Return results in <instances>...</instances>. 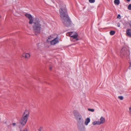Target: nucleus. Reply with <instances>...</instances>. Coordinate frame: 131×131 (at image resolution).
Here are the masks:
<instances>
[{
  "label": "nucleus",
  "instance_id": "1",
  "mask_svg": "<svg viewBox=\"0 0 131 131\" xmlns=\"http://www.w3.org/2000/svg\"><path fill=\"white\" fill-rule=\"evenodd\" d=\"M59 6V11L61 20L64 26L69 27L71 25V22L67 13L66 6L62 3L60 4Z\"/></svg>",
  "mask_w": 131,
  "mask_h": 131
},
{
  "label": "nucleus",
  "instance_id": "2",
  "mask_svg": "<svg viewBox=\"0 0 131 131\" xmlns=\"http://www.w3.org/2000/svg\"><path fill=\"white\" fill-rule=\"evenodd\" d=\"M41 25L39 18H35L34 21L33 29L36 35H38L40 32Z\"/></svg>",
  "mask_w": 131,
  "mask_h": 131
},
{
  "label": "nucleus",
  "instance_id": "3",
  "mask_svg": "<svg viewBox=\"0 0 131 131\" xmlns=\"http://www.w3.org/2000/svg\"><path fill=\"white\" fill-rule=\"evenodd\" d=\"M29 115L28 110H26L23 114V116L21 118L20 121V124L23 125H25L26 123Z\"/></svg>",
  "mask_w": 131,
  "mask_h": 131
},
{
  "label": "nucleus",
  "instance_id": "4",
  "mask_svg": "<svg viewBox=\"0 0 131 131\" xmlns=\"http://www.w3.org/2000/svg\"><path fill=\"white\" fill-rule=\"evenodd\" d=\"M67 34L71 37H72L73 39H75L76 41L79 40L77 38L78 35L77 33L75 32H69Z\"/></svg>",
  "mask_w": 131,
  "mask_h": 131
},
{
  "label": "nucleus",
  "instance_id": "5",
  "mask_svg": "<svg viewBox=\"0 0 131 131\" xmlns=\"http://www.w3.org/2000/svg\"><path fill=\"white\" fill-rule=\"evenodd\" d=\"M73 113L76 121L82 118V116L78 111L74 110L73 111Z\"/></svg>",
  "mask_w": 131,
  "mask_h": 131
},
{
  "label": "nucleus",
  "instance_id": "6",
  "mask_svg": "<svg viewBox=\"0 0 131 131\" xmlns=\"http://www.w3.org/2000/svg\"><path fill=\"white\" fill-rule=\"evenodd\" d=\"M77 121L78 128H80L82 126H84L83 124V120L82 118L77 120Z\"/></svg>",
  "mask_w": 131,
  "mask_h": 131
},
{
  "label": "nucleus",
  "instance_id": "7",
  "mask_svg": "<svg viewBox=\"0 0 131 131\" xmlns=\"http://www.w3.org/2000/svg\"><path fill=\"white\" fill-rule=\"evenodd\" d=\"M121 57L123 58L125 57L126 55H128L130 54V52L129 51H123V49H122L121 51Z\"/></svg>",
  "mask_w": 131,
  "mask_h": 131
},
{
  "label": "nucleus",
  "instance_id": "8",
  "mask_svg": "<svg viewBox=\"0 0 131 131\" xmlns=\"http://www.w3.org/2000/svg\"><path fill=\"white\" fill-rule=\"evenodd\" d=\"M58 42L59 40L57 38H56L50 41V43L52 45H54L57 43Z\"/></svg>",
  "mask_w": 131,
  "mask_h": 131
},
{
  "label": "nucleus",
  "instance_id": "9",
  "mask_svg": "<svg viewBox=\"0 0 131 131\" xmlns=\"http://www.w3.org/2000/svg\"><path fill=\"white\" fill-rule=\"evenodd\" d=\"M126 36L130 37H131V29H128L126 31Z\"/></svg>",
  "mask_w": 131,
  "mask_h": 131
},
{
  "label": "nucleus",
  "instance_id": "10",
  "mask_svg": "<svg viewBox=\"0 0 131 131\" xmlns=\"http://www.w3.org/2000/svg\"><path fill=\"white\" fill-rule=\"evenodd\" d=\"M22 57L26 58L28 59L30 57V55L28 53H24L22 54Z\"/></svg>",
  "mask_w": 131,
  "mask_h": 131
},
{
  "label": "nucleus",
  "instance_id": "11",
  "mask_svg": "<svg viewBox=\"0 0 131 131\" xmlns=\"http://www.w3.org/2000/svg\"><path fill=\"white\" fill-rule=\"evenodd\" d=\"M90 119L89 117H87L85 120L84 124L86 125H87L90 122Z\"/></svg>",
  "mask_w": 131,
  "mask_h": 131
},
{
  "label": "nucleus",
  "instance_id": "12",
  "mask_svg": "<svg viewBox=\"0 0 131 131\" xmlns=\"http://www.w3.org/2000/svg\"><path fill=\"white\" fill-rule=\"evenodd\" d=\"M92 124L94 125H100L101 124L99 121H97L93 122L92 123Z\"/></svg>",
  "mask_w": 131,
  "mask_h": 131
},
{
  "label": "nucleus",
  "instance_id": "13",
  "mask_svg": "<svg viewBox=\"0 0 131 131\" xmlns=\"http://www.w3.org/2000/svg\"><path fill=\"white\" fill-rule=\"evenodd\" d=\"M105 121V118L103 117H101L100 118V121L101 124H103L104 123Z\"/></svg>",
  "mask_w": 131,
  "mask_h": 131
},
{
  "label": "nucleus",
  "instance_id": "14",
  "mask_svg": "<svg viewBox=\"0 0 131 131\" xmlns=\"http://www.w3.org/2000/svg\"><path fill=\"white\" fill-rule=\"evenodd\" d=\"M79 131H85V127L84 126H82L80 128H78Z\"/></svg>",
  "mask_w": 131,
  "mask_h": 131
},
{
  "label": "nucleus",
  "instance_id": "15",
  "mask_svg": "<svg viewBox=\"0 0 131 131\" xmlns=\"http://www.w3.org/2000/svg\"><path fill=\"white\" fill-rule=\"evenodd\" d=\"M26 17L28 18V19H31V18L32 17V16L29 14H26L25 15Z\"/></svg>",
  "mask_w": 131,
  "mask_h": 131
},
{
  "label": "nucleus",
  "instance_id": "16",
  "mask_svg": "<svg viewBox=\"0 0 131 131\" xmlns=\"http://www.w3.org/2000/svg\"><path fill=\"white\" fill-rule=\"evenodd\" d=\"M114 2L115 5H118L120 3V1L119 0H115Z\"/></svg>",
  "mask_w": 131,
  "mask_h": 131
},
{
  "label": "nucleus",
  "instance_id": "17",
  "mask_svg": "<svg viewBox=\"0 0 131 131\" xmlns=\"http://www.w3.org/2000/svg\"><path fill=\"white\" fill-rule=\"evenodd\" d=\"M29 24H31L33 23V20L32 18V17L31 18V19H29Z\"/></svg>",
  "mask_w": 131,
  "mask_h": 131
},
{
  "label": "nucleus",
  "instance_id": "18",
  "mask_svg": "<svg viewBox=\"0 0 131 131\" xmlns=\"http://www.w3.org/2000/svg\"><path fill=\"white\" fill-rule=\"evenodd\" d=\"M115 31H114L112 30L110 32V34L111 35H112L115 34Z\"/></svg>",
  "mask_w": 131,
  "mask_h": 131
},
{
  "label": "nucleus",
  "instance_id": "19",
  "mask_svg": "<svg viewBox=\"0 0 131 131\" xmlns=\"http://www.w3.org/2000/svg\"><path fill=\"white\" fill-rule=\"evenodd\" d=\"M53 35H51L50 36H49L48 37V39H47V41H49V40H50L51 39L53 38Z\"/></svg>",
  "mask_w": 131,
  "mask_h": 131
},
{
  "label": "nucleus",
  "instance_id": "20",
  "mask_svg": "<svg viewBox=\"0 0 131 131\" xmlns=\"http://www.w3.org/2000/svg\"><path fill=\"white\" fill-rule=\"evenodd\" d=\"M43 130V127L42 126H40L38 129L39 131H41Z\"/></svg>",
  "mask_w": 131,
  "mask_h": 131
},
{
  "label": "nucleus",
  "instance_id": "21",
  "mask_svg": "<svg viewBox=\"0 0 131 131\" xmlns=\"http://www.w3.org/2000/svg\"><path fill=\"white\" fill-rule=\"evenodd\" d=\"M89 2L90 3H94L95 2V0H89Z\"/></svg>",
  "mask_w": 131,
  "mask_h": 131
},
{
  "label": "nucleus",
  "instance_id": "22",
  "mask_svg": "<svg viewBox=\"0 0 131 131\" xmlns=\"http://www.w3.org/2000/svg\"><path fill=\"white\" fill-rule=\"evenodd\" d=\"M128 8L129 10H131V4L129 5L128 6Z\"/></svg>",
  "mask_w": 131,
  "mask_h": 131
},
{
  "label": "nucleus",
  "instance_id": "23",
  "mask_svg": "<svg viewBox=\"0 0 131 131\" xmlns=\"http://www.w3.org/2000/svg\"><path fill=\"white\" fill-rule=\"evenodd\" d=\"M118 98L121 100H122L123 99V97L122 96H119Z\"/></svg>",
  "mask_w": 131,
  "mask_h": 131
},
{
  "label": "nucleus",
  "instance_id": "24",
  "mask_svg": "<svg viewBox=\"0 0 131 131\" xmlns=\"http://www.w3.org/2000/svg\"><path fill=\"white\" fill-rule=\"evenodd\" d=\"M88 110L89 111H90L91 112H93L94 111V110L92 109L88 108Z\"/></svg>",
  "mask_w": 131,
  "mask_h": 131
},
{
  "label": "nucleus",
  "instance_id": "25",
  "mask_svg": "<svg viewBox=\"0 0 131 131\" xmlns=\"http://www.w3.org/2000/svg\"><path fill=\"white\" fill-rule=\"evenodd\" d=\"M117 18L119 19H120L121 18V16L120 14L118 15L117 16Z\"/></svg>",
  "mask_w": 131,
  "mask_h": 131
},
{
  "label": "nucleus",
  "instance_id": "26",
  "mask_svg": "<svg viewBox=\"0 0 131 131\" xmlns=\"http://www.w3.org/2000/svg\"><path fill=\"white\" fill-rule=\"evenodd\" d=\"M117 26L118 27H119L120 26V24L118 23L117 24Z\"/></svg>",
  "mask_w": 131,
  "mask_h": 131
},
{
  "label": "nucleus",
  "instance_id": "27",
  "mask_svg": "<svg viewBox=\"0 0 131 131\" xmlns=\"http://www.w3.org/2000/svg\"><path fill=\"white\" fill-rule=\"evenodd\" d=\"M12 125L13 126H15L16 125V124L15 123H13Z\"/></svg>",
  "mask_w": 131,
  "mask_h": 131
},
{
  "label": "nucleus",
  "instance_id": "28",
  "mask_svg": "<svg viewBox=\"0 0 131 131\" xmlns=\"http://www.w3.org/2000/svg\"><path fill=\"white\" fill-rule=\"evenodd\" d=\"M27 129L26 128H25V129H24L23 131H27Z\"/></svg>",
  "mask_w": 131,
  "mask_h": 131
},
{
  "label": "nucleus",
  "instance_id": "29",
  "mask_svg": "<svg viewBox=\"0 0 131 131\" xmlns=\"http://www.w3.org/2000/svg\"><path fill=\"white\" fill-rule=\"evenodd\" d=\"M129 68L130 69H131V64H130V66H129Z\"/></svg>",
  "mask_w": 131,
  "mask_h": 131
},
{
  "label": "nucleus",
  "instance_id": "30",
  "mask_svg": "<svg viewBox=\"0 0 131 131\" xmlns=\"http://www.w3.org/2000/svg\"><path fill=\"white\" fill-rule=\"evenodd\" d=\"M52 68L51 67H50L49 68L50 70H52Z\"/></svg>",
  "mask_w": 131,
  "mask_h": 131
},
{
  "label": "nucleus",
  "instance_id": "31",
  "mask_svg": "<svg viewBox=\"0 0 131 131\" xmlns=\"http://www.w3.org/2000/svg\"><path fill=\"white\" fill-rule=\"evenodd\" d=\"M127 1H128V2H129L130 1V0H127Z\"/></svg>",
  "mask_w": 131,
  "mask_h": 131
}]
</instances>
